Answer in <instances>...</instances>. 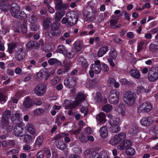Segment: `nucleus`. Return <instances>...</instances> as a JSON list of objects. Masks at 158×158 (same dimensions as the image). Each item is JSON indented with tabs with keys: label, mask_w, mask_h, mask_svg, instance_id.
<instances>
[{
	"label": "nucleus",
	"mask_w": 158,
	"mask_h": 158,
	"mask_svg": "<svg viewBox=\"0 0 158 158\" xmlns=\"http://www.w3.org/2000/svg\"><path fill=\"white\" fill-rule=\"evenodd\" d=\"M136 98V95L135 93L128 91L124 94L123 98L126 103L128 105L132 106L134 104Z\"/></svg>",
	"instance_id": "obj_1"
},
{
	"label": "nucleus",
	"mask_w": 158,
	"mask_h": 158,
	"mask_svg": "<svg viewBox=\"0 0 158 158\" xmlns=\"http://www.w3.org/2000/svg\"><path fill=\"white\" fill-rule=\"evenodd\" d=\"M54 3L55 5V9L57 11L63 12L65 13V10L68 7V5L66 3H64L62 0H54Z\"/></svg>",
	"instance_id": "obj_2"
},
{
	"label": "nucleus",
	"mask_w": 158,
	"mask_h": 158,
	"mask_svg": "<svg viewBox=\"0 0 158 158\" xmlns=\"http://www.w3.org/2000/svg\"><path fill=\"white\" fill-rule=\"evenodd\" d=\"M152 106L151 103L143 102L137 108V111L140 113H145L150 112L152 109Z\"/></svg>",
	"instance_id": "obj_3"
},
{
	"label": "nucleus",
	"mask_w": 158,
	"mask_h": 158,
	"mask_svg": "<svg viewBox=\"0 0 158 158\" xmlns=\"http://www.w3.org/2000/svg\"><path fill=\"white\" fill-rule=\"evenodd\" d=\"M119 92L116 90H111L109 94L108 100L109 102L112 104H115L119 101Z\"/></svg>",
	"instance_id": "obj_4"
},
{
	"label": "nucleus",
	"mask_w": 158,
	"mask_h": 158,
	"mask_svg": "<svg viewBox=\"0 0 158 158\" xmlns=\"http://www.w3.org/2000/svg\"><path fill=\"white\" fill-rule=\"evenodd\" d=\"M125 134L123 132H120L116 135L113 138L109 141V143L113 145L118 144L121 141L126 138Z\"/></svg>",
	"instance_id": "obj_5"
},
{
	"label": "nucleus",
	"mask_w": 158,
	"mask_h": 158,
	"mask_svg": "<svg viewBox=\"0 0 158 158\" xmlns=\"http://www.w3.org/2000/svg\"><path fill=\"white\" fill-rule=\"evenodd\" d=\"M44 44L43 40H31L28 41L26 44L27 48L30 50L32 49H38L40 45Z\"/></svg>",
	"instance_id": "obj_6"
},
{
	"label": "nucleus",
	"mask_w": 158,
	"mask_h": 158,
	"mask_svg": "<svg viewBox=\"0 0 158 158\" xmlns=\"http://www.w3.org/2000/svg\"><path fill=\"white\" fill-rule=\"evenodd\" d=\"M60 26V23L56 22L51 24L50 33L52 36L57 37L60 35L61 33V31L59 28Z\"/></svg>",
	"instance_id": "obj_7"
},
{
	"label": "nucleus",
	"mask_w": 158,
	"mask_h": 158,
	"mask_svg": "<svg viewBox=\"0 0 158 158\" xmlns=\"http://www.w3.org/2000/svg\"><path fill=\"white\" fill-rule=\"evenodd\" d=\"M46 90V87L43 83L37 85L34 89V93L38 96H41L44 94Z\"/></svg>",
	"instance_id": "obj_8"
},
{
	"label": "nucleus",
	"mask_w": 158,
	"mask_h": 158,
	"mask_svg": "<svg viewBox=\"0 0 158 158\" xmlns=\"http://www.w3.org/2000/svg\"><path fill=\"white\" fill-rule=\"evenodd\" d=\"M11 115V112L9 110H5L2 114L1 121L3 128L7 126L9 123V119Z\"/></svg>",
	"instance_id": "obj_9"
},
{
	"label": "nucleus",
	"mask_w": 158,
	"mask_h": 158,
	"mask_svg": "<svg viewBox=\"0 0 158 158\" xmlns=\"http://www.w3.org/2000/svg\"><path fill=\"white\" fill-rule=\"evenodd\" d=\"M23 123L22 122H19L16 124L15 127L14 129L15 135L17 137H22L24 136L23 134V129L22 127L23 126Z\"/></svg>",
	"instance_id": "obj_10"
},
{
	"label": "nucleus",
	"mask_w": 158,
	"mask_h": 158,
	"mask_svg": "<svg viewBox=\"0 0 158 158\" xmlns=\"http://www.w3.org/2000/svg\"><path fill=\"white\" fill-rule=\"evenodd\" d=\"M64 85L69 88H73L76 83V78L73 76H69L64 79Z\"/></svg>",
	"instance_id": "obj_11"
},
{
	"label": "nucleus",
	"mask_w": 158,
	"mask_h": 158,
	"mask_svg": "<svg viewBox=\"0 0 158 158\" xmlns=\"http://www.w3.org/2000/svg\"><path fill=\"white\" fill-rule=\"evenodd\" d=\"M84 16L87 21L91 22L95 19V13L91 9V12L85 11L84 13Z\"/></svg>",
	"instance_id": "obj_12"
},
{
	"label": "nucleus",
	"mask_w": 158,
	"mask_h": 158,
	"mask_svg": "<svg viewBox=\"0 0 158 158\" xmlns=\"http://www.w3.org/2000/svg\"><path fill=\"white\" fill-rule=\"evenodd\" d=\"M10 12L12 15L15 17L20 11L19 6L16 3H12L10 6Z\"/></svg>",
	"instance_id": "obj_13"
},
{
	"label": "nucleus",
	"mask_w": 158,
	"mask_h": 158,
	"mask_svg": "<svg viewBox=\"0 0 158 158\" xmlns=\"http://www.w3.org/2000/svg\"><path fill=\"white\" fill-rule=\"evenodd\" d=\"M79 16L78 15L73 14L68 17V25L71 26L76 24L78 20Z\"/></svg>",
	"instance_id": "obj_14"
},
{
	"label": "nucleus",
	"mask_w": 158,
	"mask_h": 158,
	"mask_svg": "<svg viewBox=\"0 0 158 158\" xmlns=\"http://www.w3.org/2000/svg\"><path fill=\"white\" fill-rule=\"evenodd\" d=\"M132 144V142L129 140L123 141L120 143V145L118 146L117 148L118 149L120 150H123L125 148L126 150L128 148L131 147Z\"/></svg>",
	"instance_id": "obj_15"
},
{
	"label": "nucleus",
	"mask_w": 158,
	"mask_h": 158,
	"mask_svg": "<svg viewBox=\"0 0 158 158\" xmlns=\"http://www.w3.org/2000/svg\"><path fill=\"white\" fill-rule=\"evenodd\" d=\"M153 120L151 117H143L140 121L141 124L144 126H149L153 123Z\"/></svg>",
	"instance_id": "obj_16"
},
{
	"label": "nucleus",
	"mask_w": 158,
	"mask_h": 158,
	"mask_svg": "<svg viewBox=\"0 0 158 158\" xmlns=\"http://www.w3.org/2000/svg\"><path fill=\"white\" fill-rule=\"evenodd\" d=\"M15 57L18 61H21L24 58L25 54L22 48H20L18 49V51L16 53Z\"/></svg>",
	"instance_id": "obj_17"
},
{
	"label": "nucleus",
	"mask_w": 158,
	"mask_h": 158,
	"mask_svg": "<svg viewBox=\"0 0 158 158\" xmlns=\"http://www.w3.org/2000/svg\"><path fill=\"white\" fill-rule=\"evenodd\" d=\"M12 115L11 120L15 124H16L17 123H19V122H22L20 121L21 114L19 113L16 111L14 113H13Z\"/></svg>",
	"instance_id": "obj_18"
},
{
	"label": "nucleus",
	"mask_w": 158,
	"mask_h": 158,
	"mask_svg": "<svg viewBox=\"0 0 158 158\" xmlns=\"http://www.w3.org/2000/svg\"><path fill=\"white\" fill-rule=\"evenodd\" d=\"M9 8L10 6L7 2L2 0L0 2V9L4 11L7 12L9 10Z\"/></svg>",
	"instance_id": "obj_19"
},
{
	"label": "nucleus",
	"mask_w": 158,
	"mask_h": 158,
	"mask_svg": "<svg viewBox=\"0 0 158 158\" xmlns=\"http://www.w3.org/2000/svg\"><path fill=\"white\" fill-rule=\"evenodd\" d=\"M108 46H105L99 48L98 52V56L99 57L102 56L108 51Z\"/></svg>",
	"instance_id": "obj_20"
},
{
	"label": "nucleus",
	"mask_w": 158,
	"mask_h": 158,
	"mask_svg": "<svg viewBox=\"0 0 158 158\" xmlns=\"http://www.w3.org/2000/svg\"><path fill=\"white\" fill-rule=\"evenodd\" d=\"M100 135L102 138H106L108 135V133L107 128L106 126H103L101 127L100 130Z\"/></svg>",
	"instance_id": "obj_21"
},
{
	"label": "nucleus",
	"mask_w": 158,
	"mask_h": 158,
	"mask_svg": "<svg viewBox=\"0 0 158 158\" xmlns=\"http://www.w3.org/2000/svg\"><path fill=\"white\" fill-rule=\"evenodd\" d=\"M86 98V95L82 92H79L76 97V102L80 103L84 101Z\"/></svg>",
	"instance_id": "obj_22"
},
{
	"label": "nucleus",
	"mask_w": 158,
	"mask_h": 158,
	"mask_svg": "<svg viewBox=\"0 0 158 158\" xmlns=\"http://www.w3.org/2000/svg\"><path fill=\"white\" fill-rule=\"evenodd\" d=\"M96 118L100 123H105L106 121L105 115L103 112L100 113L97 115Z\"/></svg>",
	"instance_id": "obj_23"
},
{
	"label": "nucleus",
	"mask_w": 158,
	"mask_h": 158,
	"mask_svg": "<svg viewBox=\"0 0 158 158\" xmlns=\"http://www.w3.org/2000/svg\"><path fill=\"white\" fill-rule=\"evenodd\" d=\"M33 103V102L31 99L27 97L23 103V105L27 108H30L32 106Z\"/></svg>",
	"instance_id": "obj_24"
},
{
	"label": "nucleus",
	"mask_w": 158,
	"mask_h": 158,
	"mask_svg": "<svg viewBox=\"0 0 158 158\" xmlns=\"http://www.w3.org/2000/svg\"><path fill=\"white\" fill-rule=\"evenodd\" d=\"M27 128L28 132L32 135H35L36 133L35 129L33 125L29 123L27 125Z\"/></svg>",
	"instance_id": "obj_25"
},
{
	"label": "nucleus",
	"mask_w": 158,
	"mask_h": 158,
	"mask_svg": "<svg viewBox=\"0 0 158 158\" xmlns=\"http://www.w3.org/2000/svg\"><path fill=\"white\" fill-rule=\"evenodd\" d=\"M91 71L94 72L95 74H99L101 72V65H92L90 66Z\"/></svg>",
	"instance_id": "obj_26"
},
{
	"label": "nucleus",
	"mask_w": 158,
	"mask_h": 158,
	"mask_svg": "<svg viewBox=\"0 0 158 158\" xmlns=\"http://www.w3.org/2000/svg\"><path fill=\"white\" fill-rule=\"evenodd\" d=\"M27 17V15L24 11H19L18 14L15 18L20 20H22Z\"/></svg>",
	"instance_id": "obj_27"
},
{
	"label": "nucleus",
	"mask_w": 158,
	"mask_h": 158,
	"mask_svg": "<svg viewBox=\"0 0 158 158\" xmlns=\"http://www.w3.org/2000/svg\"><path fill=\"white\" fill-rule=\"evenodd\" d=\"M130 73L133 77L138 79L140 77V73L138 70L136 69H132Z\"/></svg>",
	"instance_id": "obj_28"
},
{
	"label": "nucleus",
	"mask_w": 158,
	"mask_h": 158,
	"mask_svg": "<svg viewBox=\"0 0 158 158\" xmlns=\"http://www.w3.org/2000/svg\"><path fill=\"white\" fill-rule=\"evenodd\" d=\"M98 82L96 80H91L89 81V84H87V87L89 89H92L96 86Z\"/></svg>",
	"instance_id": "obj_29"
},
{
	"label": "nucleus",
	"mask_w": 158,
	"mask_h": 158,
	"mask_svg": "<svg viewBox=\"0 0 158 158\" xmlns=\"http://www.w3.org/2000/svg\"><path fill=\"white\" fill-rule=\"evenodd\" d=\"M48 63L50 65L54 64L55 65H58L60 64L61 62L59 60L55 58H51L48 60Z\"/></svg>",
	"instance_id": "obj_30"
},
{
	"label": "nucleus",
	"mask_w": 158,
	"mask_h": 158,
	"mask_svg": "<svg viewBox=\"0 0 158 158\" xmlns=\"http://www.w3.org/2000/svg\"><path fill=\"white\" fill-rule=\"evenodd\" d=\"M18 44L10 43L8 44V51L10 54L12 53L13 50L17 47Z\"/></svg>",
	"instance_id": "obj_31"
},
{
	"label": "nucleus",
	"mask_w": 158,
	"mask_h": 158,
	"mask_svg": "<svg viewBox=\"0 0 158 158\" xmlns=\"http://www.w3.org/2000/svg\"><path fill=\"white\" fill-rule=\"evenodd\" d=\"M83 46L81 42L77 40L75 42L74 48L76 52H79L82 49Z\"/></svg>",
	"instance_id": "obj_32"
},
{
	"label": "nucleus",
	"mask_w": 158,
	"mask_h": 158,
	"mask_svg": "<svg viewBox=\"0 0 158 158\" xmlns=\"http://www.w3.org/2000/svg\"><path fill=\"white\" fill-rule=\"evenodd\" d=\"M65 14L63 12L61 13L60 12L56 11L55 13V20L56 22L59 21L62 18L64 15Z\"/></svg>",
	"instance_id": "obj_33"
},
{
	"label": "nucleus",
	"mask_w": 158,
	"mask_h": 158,
	"mask_svg": "<svg viewBox=\"0 0 158 158\" xmlns=\"http://www.w3.org/2000/svg\"><path fill=\"white\" fill-rule=\"evenodd\" d=\"M150 50L153 52H156L158 50V41L154 42L150 46Z\"/></svg>",
	"instance_id": "obj_34"
},
{
	"label": "nucleus",
	"mask_w": 158,
	"mask_h": 158,
	"mask_svg": "<svg viewBox=\"0 0 158 158\" xmlns=\"http://www.w3.org/2000/svg\"><path fill=\"white\" fill-rule=\"evenodd\" d=\"M119 119L118 118H114L109 121V123L110 126L117 125L119 124Z\"/></svg>",
	"instance_id": "obj_35"
},
{
	"label": "nucleus",
	"mask_w": 158,
	"mask_h": 158,
	"mask_svg": "<svg viewBox=\"0 0 158 158\" xmlns=\"http://www.w3.org/2000/svg\"><path fill=\"white\" fill-rule=\"evenodd\" d=\"M110 131L112 133H117L120 130V128L118 125L111 126Z\"/></svg>",
	"instance_id": "obj_36"
},
{
	"label": "nucleus",
	"mask_w": 158,
	"mask_h": 158,
	"mask_svg": "<svg viewBox=\"0 0 158 158\" xmlns=\"http://www.w3.org/2000/svg\"><path fill=\"white\" fill-rule=\"evenodd\" d=\"M109 55L110 58L115 60L117 56V53L116 50L114 49H111L109 52Z\"/></svg>",
	"instance_id": "obj_37"
},
{
	"label": "nucleus",
	"mask_w": 158,
	"mask_h": 158,
	"mask_svg": "<svg viewBox=\"0 0 158 158\" xmlns=\"http://www.w3.org/2000/svg\"><path fill=\"white\" fill-rule=\"evenodd\" d=\"M126 152L127 155L132 156L135 155V149L131 147L126 150Z\"/></svg>",
	"instance_id": "obj_38"
},
{
	"label": "nucleus",
	"mask_w": 158,
	"mask_h": 158,
	"mask_svg": "<svg viewBox=\"0 0 158 158\" xmlns=\"http://www.w3.org/2000/svg\"><path fill=\"white\" fill-rule=\"evenodd\" d=\"M43 140V137L42 136H39L37 138L35 141V144L37 145L38 147H39L42 145Z\"/></svg>",
	"instance_id": "obj_39"
},
{
	"label": "nucleus",
	"mask_w": 158,
	"mask_h": 158,
	"mask_svg": "<svg viewBox=\"0 0 158 158\" xmlns=\"http://www.w3.org/2000/svg\"><path fill=\"white\" fill-rule=\"evenodd\" d=\"M56 146L58 148L62 150H64L67 147L65 144L63 142L61 141L58 142Z\"/></svg>",
	"instance_id": "obj_40"
},
{
	"label": "nucleus",
	"mask_w": 158,
	"mask_h": 158,
	"mask_svg": "<svg viewBox=\"0 0 158 158\" xmlns=\"http://www.w3.org/2000/svg\"><path fill=\"white\" fill-rule=\"evenodd\" d=\"M51 23L50 21L48 19L44 20L43 21V26L46 29H48L51 27Z\"/></svg>",
	"instance_id": "obj_41"
},
{
	"label": "nucleus",
	"mask_w": 158,
	"mask_h": 158,
	"mask_svg": "<svg viewBox=\"0 0 158 158\" xmlns=\"http://www.w3.org/2000/svg\"><path fill=\"white\" fill-rule=\"evenodd\" d=\"M117 23V21L114 19L111 20L110 21V27L114 29L121 27L122 26V25L121 24H120V26H117L116 25Z\"/></svg>",
	"instance_id": "obj_42"
},
{
	"label": "nucleus",
	"mask_w": 158,
	"mask_h": 158,
	"mask_svg": "<svg viewBox=\"0 0 158 158\" xmlns=\"http://www.w3.org/2000/svg\"><path fill=\"white\" fill-rule=\"evenodd\" d=\"M102 97L101 94L98 92L96 93L94 97V100L97 102H100L101 101Z\"/></svg>",
	"instance_id": "obj_43"
},
{
	"label": "nucleus",
	"mask_w": 158,
	"mask_h": 158,
	"mask_svg": "<svg viewBox=\"0 0 158 158\" xmlns=\"http://www.w3.org/2000/svg\"><path fill=\"white\" fill-rule=\"evenodd\" d=\"M112 109V106L107 104L104 106L102 108V110L106 112H108L111 110Z\"/></svg>",
	"instance_id": "obj_44"
},
{
	"label": "nucleus",
	"mask_w": 158,
	"mask_h": 158,
	"mask_svg": "<svg viewBox=\"0 0 158 158\" xmlns=\"http://www.w3.org/2000/svg\"><path fill=\"white\" fill-rule=\"evenodd\" d=\"M150 91L149 90H146V89L142 86H138L137 87V91L138 93H148Z\"/></svg>",
	"instance_id": "obj_45"
},
{
	"label": "nucleus",
	"mask_w": 158,
	"mask_h": 158,
	"mask_svg": "<svg viewBox=\"0 0 158 158\" xmlns=\"http://www.w3.org/2000/svg\"><path fill=\"white\" fill-rule=\"evenodd\" d=\"M32 137L28 134L25 135L24 137V141L26 143H28L31 142L32 140Z\"/></svg>",
	"instance_id": "obj_46"
},
{
	"label": "nucleus",
	"mask_w": 158,
	"mask_h": 158,
	"mask_svg": "<svg viewBox=\"0 0 158 158\" xmlns=\"http://www.w3.org/2000/svg\"><path fill=\"white\" fill-rule=\"evenodd\" d=\"M44 112V110L41 108L35 109L34 110V113L35 115H40L43 114Z\"/></svg>",
	"instance_id": "obj_47"
},
{
	"label": "nucleus",
	"mask_w": 158,
	"mask_h": 158,
	"mask_svg": "<svg viewBox=\"0 0 158 158\" xmlns=\"http://www.w3.org/2000/svg\"><path fill=\"white\" fill-rule=\"evenodd\" d=\"M34 77L37 81H40L41 80L43 77V73L41 71H39L36 75Z\"/></svg>",
	"instance_id": "obj_48"
},
{
	"label": "nucleus",
	"mask_w": 158,
	"mask_h": 158,
	"mask_svg": "<svg viewBox=\"0 0 158 158\" xmlns=\"http://www.w3.org/2000/svg\"><path fill=\"white\" fill-rule=\"evenodd\" d=\"M57 52L63 54H64L66 53V51L65 50L64 46V45H59L57 50Z\"/></svg>",
	"instance_id": "obj_49"
},
{
	"label": "nucleus",
	"mask_w": 158,
	"mask_h": 158,
	"mask_svg": "<svg viewBox=\"0 0 158 158\" xmlns=\"http://www.w3.org/2000/svg\"><path fill=\"white\" fill-rule=\"evenodd\" d=\"M60 80V78L59 77H56L52 79L51 81V85L54 86L58 83Z\"/></svg>",
	"instance_id": "obj_50"
},
{
	"label": "nucleus",
	"mask_w": 158,
	"mask_h": 158,
	"mask_svg": "<svg viewBox=\"0 0 158 158\" xmlns=\"http://www.w3.org/2000/svg\"><path fill=\"white\" fill-rule=\"evenodd\" d=\"M65 136V135L64 133L58 134L54 137L53 139L52 140V141H53L54 140H56V141L64 137Z\"/></svg>",
	"instance_id": "obj_51"
},
{
	"label": "nucleus",
	"mask_w": 158,
	"mask_h": 158,
	"mask_svg": "<svg viewBox=\"0 0 158 158\" xmlns=\"http://www.w3.org/2000/svg\"><path fill=\"white\" fill-rule=\"evenodd\" d=\"M39 27V26L34 23H31L30 27V29L33 31H37Z\"/></svg>",
	"instance_id": "obj_52"
},
{
	"label": "nucleus",
	"mask_w": 158,
	"mask_h": 158,
	"mask_svg": "<svg viewBox=\"0 0 158 158\" xmlns=\"http://www.w3.org/2000/svg\"><path fill=\"white\" fill-rule=\"evenodd\" d=\"M79 139L80 141L82 143H86L87 142V138L85 137L84 134L81 133L80 134Z\"/></svg>",
	"instance_id": "obj_53"
},
{
	"label": "nucleus",
	"mask_w": 158,
	"mask_h": 158,
	"mask_svg": "<svg viewBox=\"0 0 158 158\" xmlns=\"http://www.w3.org/2000/svg\"><path fill=\"white\" fill-rule=\"evenodd\" d=\"M6 96L3 94L0 93V102H6Z\"/></svg>",
	"instance_id": "obj_54"
},
{
	"label": "nucleus",
	"mask_w": 158,
	"mask_h": 158,
	"mask_svg": "<svg viewBox=\"0 0 158 158\" xmlns=\"http://www.w3.org/2000/svg\"><path fill=\"white\" fill-rule=\"evenodd\" d=\"M79 104V103L78 102H76V100H75V102H71L70 103V104L69 105V107L71 109L74 108L76 106H77Z\"/></svg>",
	"instance_id": "obj_55"
},
{
	"label": "nucleus",
	"mask_w": 158,
	"mask_h": 158,
	"mask_svg": "<svg viewBox=\"0 0 158 158\" xmlns=\"http://www.w3.org/2000/svg\"><path fill=\"white\" fill-rule=\"evenodd\" d=\"M115 80L113 78H110L107 81V84L109 86H111L115 82Z\"/></svg>",
	"instance_id": "obj_56"
},
{
	"label": "nucleus",
	"mask_w": 158,
	"mask_h": 158,
	"mask_svg": "<svg viewBox=\"0 0 158 158\" xmlns=\"http://www.w3.org/2000/svg\"><path fill=\"white\" fill-rule=\"evenodd\" d=\"M144 44V42L142 40L140 42L138 43L137 47V52H140L142 49V46Z\"/></svg>",
	"instance_id": "obj_57"
},
{
	"label": "nucleus",
	"mask_w": 158,
	"mask_h": 158,
	"mask_svg": "<svg viewBox=\"0 0 158 158\" xmlns=\"http://www.w3.org/2000/svg\"><path fill=\"white\" fill-rule=\"evenodd\" d=\"M150 131L157 134L158 133V127L156 125H153L151 128Z\"/></svg>",
	"instance_id": "obj_58"
},
{
	"label": "nucleus",
	"mask_w": 158,
	"mask_h": 158,
	"mask_svg": "<svg viewBox=\"0 0 158 158\" xmlns=\"http://www.w3.org/2000/svg\"><path fill=\"white\" fill-rule=\"evenodd\" d=\"M44 154L46 155V157L48 158L50 157L51 155L50 150L47 148L44 149Z\"/></svg>",
	"instance_id": "obj_59"
},
{
	"label": "nucleus",
	"mask_w": 158,
	"mask_h": 158,
	"mask_svg": "<svg viewBox=\"0 0 158 158\" xmlns=\"http://www.w3.org/2000/svg\"><path fill=\"white\" fill-rule=\"evenodd\" d=\"M36 19L35 17L33 15H32L29 17V22L31 23H35L36 21Z\"/></svg>",
	"instance_id": "obj_60"
},
{
	"label": "nucleus",
	"mask_w": 158,
	"mask_h": 158,
	"mask_svg": "<svg viewBox=\"0 0 158 158\" xmlns=\"http://www.w3.org/2000/svg\"><path fill=\"white\" fill-rule=\"evenodd\" d=\"M75 55L74 52L71 51L69 52H67L66 56L67 58L70 59L73 58Z\"/></svg>",
	"instance_id": "obj_61"
},
{
	"label": "nucleus",
	"mask_w": 158,
	"mask_h": 158,
	"mask_svg": "<svg viewBox=\"0 0 158 158\" xmlns=\"http://www.w3.org/2000/svg\"><path fill=\"white\" fill-rule=\"evenodd\" d=\"M1 33L2 34L5 35L9 32L8 29L6 27H2V29L0 30Z\"/></svg>",
	"instance_id": "obj_62"
},
{
	"label": "nucleus",
	"mask_w": 158,
	"mask_h": 158,
	"mask_svg": "<svg viewBox=\"0 0 158 158\" xmlns=\"http://www.w3.org/2000/svg\"><path fill=\"white\" fill-rule=\"evenodd\" d=\"M89 158H100V157L98 153L94 152L90 154Z\"/></svg>",
	"instance_id": "obj_63"
},
{
	"label": "nucleus",
	"mask_w": 158,
	"mask_h": 158,
	"mask_svg": "<svg viewBox=\"0 0 158 158\" xmlns=\"http://www.w3.org/2000/svg\"><path fill=\"white\" fill-rule=\"evenodd\" d=\"M71 64L72 63L70 61L66 62V61H64L63 62L64 65L63 66L66 67L69 69V68L71 66Z\"/></svg>",
	"instance_id": "obj_64"
}]
</instances>
